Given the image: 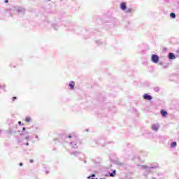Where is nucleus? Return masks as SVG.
Here are the masks:
<instances>
[{"label":"nucleus","mask_w":179,"mask_h":179,"mask_svg":"<svg viewBox=\"0 0 179 179\" xmlns=\"http://www.w3.org/2000/svg\"><path fill=\"white\" fill-rule=\"evenodd\" d=\"M143 97L144 100H152V96H150L148 94H144Z\"/></svg>","instance_id":"nucleus-5"},{"label":"nucleus","mask_w":179,"mask_h":179,"mask_svg":"<svg viewBox=\"0 0 179 179\" xmlns=\"http://www.w3.org/2000/svg\"><path fill=\"white\" fill-rule=\"evenodd\" d=\"M18 124H22V122H19Z\"/></svg>","instance_id":"nucleus-25"},{"label":"nucleus","mask_w":179,"mask_h":179,"mask_svg":"<svg viewBox=\"0 0 179 179\" xmlns=\"http://www.w3.org/2000/svg\"><path fill=\"white\" fill-rule=\"evenodd\" d=\"M30 163H33V159H31V160H30Z\"/></svg>","instance_id":"nucleus-22"},{"label":"nucleus","mask_w":179,"mask_h":179,"mask_svg":"<svg viewBox=\"0 0 179 179\" xmlns=\"http://www.w3.org/2000/svg\"><path fill=\"white\" fill-rule=\"evenodd\" d=\"M5 3H8V2H9V1H8V0H5Z\"/></svg>","instance_id":"nucleus-18"},{"label":"nucleus","mask_w":179,"mask_h":179,"mask_svg":"<svg viewBox=\"0 0 179 179\" xmlns=\"http://www.w3.org/2000/svg\"><path fill=\"white\" fill-rule=\"evenodd\" d=\"M95 176H96V175L92 174L91 176H89L88 178H90L91 177H95Z\"/></svg>","instance_id":"nucleus-16"},{"label":"nucleus","mask_w":179,"mask_h":179,"mask_svg":"<svg viewBox=\"0 0 179 179\" xmlns=\"http://www.w3.org/2000/svg\"><path fill=\"white\" fill-rule=\"evenodd\" d=\"M176 52L179 53V50H178L176 51Z\"/></svg>","instance_id":"nucleus-23"},{"label":"nucleus","mask_w":179,"mask_h":179,"mask_svg":"<svg viewBox=\"0 0 179 179\" xmlns=\"http://www.w3.org/2000/svg\"><path fill=\"white\" fill-rule=\"evenodd\" d=\"M16 99H17L16 96L13 97L12 98L13 101H15L16 100Z\"/></svg>","instance_id":"nucleus-15"},{"label":"nucleus","mask_w":179,"mask_h":179,"mask_svg":"<svg viewBox=\"0 0 179 179\" xmlns=\"http://www.w3.org/2000/svg\"><path fill=\"white\" fill-rule=\"evenodd\" d=\"M170 17L171 19H176V14L174 13H170Z\"/></svg>","instance_id":"nucleus-10"},{"label":"nucleus","mask_w":179,"mask_h":179,"mask_svg":"<svg viewBox=\"0 0 179 179\" xmlns=\"http://www.w3.org/2000/svg\"><path fill=\"white\" fill-rule=\"evenodd\" d=\"M159 124H158V125H157V129H159Z\"/></svg>","instance_id":"nucleus-24"},{"label":"nucleus","mask_w":179,"mask_h":179,"mask_svg":"<svg viewBox=\"0 0 179 179\" xmlns=\"http://www.w3.org/2000/svg\"><path fill=\"white\" fill-rule=\"evenodd\" d=\"M152 129H153V131H157V127H156V125H152Z\"/></svg>","instance_id":"nucleus-13"},{"label":"nucleus","mask_w":179,"mask_h":179,"mask_svg":"<svg viewBox=\"0 0 179 179\" xmlns=\"http://www.w3.org/2000/svg\"><path fill=\"white\" fill-rule=\"evenodd\" d=\"M120 8L122 9V10H125V9H127V3L122 2L120 4Z\"/></svg>","instance_id":"nucleus-4"},{"label":"nucleus","mask_w":179,"mask_h":179,"mask_svg":"<svg viewBox=\"0 0 179 179\" xmlns=\"http://www.w3.org/2000/svg\"><path fill=\"white\" fill-rule=\"evenodd\" d=\"M27 146H29V143H27Z\"/></svg>","instance_id":"nucleus-26"},{"label":"nucleus","mask_w":179,"mask_h":179,"mask_svg":"<svg viewBox=\"0 0 179 179\" xmlns=\"http://www.w3.org/2000/svg\"><path fill=\"white\" fill-rule=\"evenodd\" d=\"M20 166H23V163H20Z\"/></svg>","instance_id":"nucleus-19"},{"label":"nucleus","mask_w":179,"mask_h":179,"mask_svg":"<svg viewBox=\"0 0 179 179\" xmlns=\"http://www.w3.org/2000/svg\"><path fill=\"white\" fill-rule=\"evenodd\" d=\"M127 13L131 12V8L128 9V10H127Z\"/></svg>","instance_id":"nucleus-17"},{"label":"nucleus","mask_w":179,"mask_h":179,"mask_svg":"<svg viewBox=\"0 0 179 179\" xmlns=\"http://www.w3.org/2000/svg\"><path fill=\"white\" fill-rule=\"evenodd\" d=\"M25 121H26V122H31V117H26Z\"/></svg>","instance_id":"nucleus-12"},{"label":"nucleus","mask_w":179,"mask_h":179,"mask_svg":"<svg viewBox=\"0 0 179 179\" xmlns=\"http://www.w3.org/2000/svg\"><path fill=\"white\" fill-rule=\"evenodd\" d=\"M160 114H161L162 118H166V117H167V115H169V113H167V110H166L164 109H162L160 110Z\"/></svg>","instance_id":"nucleus-2"},{"label":"nucleus","mask_w":179,"mask_h":179,"mask_svg":"<svg viewBox=\"0 0 179 179\" xmlns=\"http://www.w3.org/2000/svg\"><path fill=\"white\" fill-rule=\"evenodd\" d=\"M22 131H26V128L24 127V128L22 129Z\"/></svg>","instance_id":"nucleus-20"},{"label":"nucleus","mask_w":179,"mask_h":179,"mask_svg":"<svg viewBox=\"0 0 179 179\" xmlns=\"http://www.w3.org/2000/svg\"><path fill=\"white\" fill-rule=\"evenodd\" d=\"M159 56H157V63L159 64V65H162L163 69H167V68H169V64L163 65V63L159 62Z\"/></svg>","instance_id":"nucleus-3"},{"label":"nucleus","mask_w":179,"mask_h":179,"mask_svg":"<svg viewBox=\"0 0 179 179\" xmlns=\"http://www.w3.org/2000/svg\"><path fill=\"white\" fill-rule=\"evenodd\" d=\"M152 62L157 64V55H153L152 57Z\"/></svg>","instance_id":"nucleus-6"},{"label":"nucleus","mask_w":179,"mask_h":179,"mask_svg":"<svg viewBox=\"0 0 179 179\" xmlns=\"http://www.w3.org/2000/svg\"><path fill=\"white\" fill-rule=\"evenodd\" d=\"M68 138H72V136H69Z\"/></svg>","instance_id":"nucleus-21"},{"label":"nucleus","mask_w":179,"mask_h":179,"mask_svg":"<svg viewBox=\"0 0 179 179\" xmlns=\"http://www.w3.org/2000/svg\"><path fill=\"white\" fill-rule=\"evenodd\" d=\"M69 87H71V90H73L74 87H75V82L71 81V82L69 83Z\"/></svg>","instance_id":"nucleus-7"},{"label":"nucleus","mask_w":179,"mask_h":179,"mask_svg":"<svg viewBox=\"0 0 179 179\" xmlns=\"http://www.w3.org/2000/svg\"><path fill=\"white\" fill-rule=\"evenodd\" d=\"M115 176V171H113L112 173H110V177H114Z\"/></svg>","instance_id":"nucleus-14"},{"label":"nucleus","mask_w":179,"mask_h":179,"mask_svg":"<svg viewBox=\"0 0 179 179\" xmlns=\"http://www.w3.org/2000/svg\"><path fill=\"white\" fill-rule=\"evenodd\" d=\"M176 146H177V142L173 141V142L171 143V148H176Z\"/></svg>","instance_id":"nucleus-8"},{"label":"nucleus","mask_w":179,"mask_h":179,"mask_svg":"<svg viewBox=\"0 0 179 179\" xmlns=\"http://www.w3.org/2000/svg\"><path fill=\"white\" fill-rule=\"evenodd\" d=\"M92 179H94V178H92Z\"/></svg>","instance_id":"nucleus-28"},{"label":"nucleus","mask_w":179,"mask_h":179,"mask_svg":"<svg viewBox=\"0 0 179 179\" xmlns=\"http://www.w3.org/2000/svg\"><path fill=\"white\" fill-rule=\"evenodd\" d=\"M162 52H169V49L167 48H166V47H164L163 48H162Z\"/></svg>","instance_id":"nucleus-11"},{"label":"nucleus","mask_w":179,"mask_h":179,"mask_svg":"<svg viewBox=\"0 0 179 179\" xmlns=\"http://www.w3.org/2000/svg\"><path fill=\"white\" fill-rule=\"evenodd\" d=\"M163 104H164V101L158 100V106H163Z\"/></svg>","instance_id":"nucleus-9"},{"label":"nucleus","mask_w":179,"mask_h":179,"mask_svg":"<svg viewBox=\"0 0 179 179\" xmlns=\"http://www.w3.org/2000/svg\"><path fill=\"white\" fill-rule=\"evenodd\" d=\"M167 58L168 59H169L170 61H173V59H176V58H177V55H176L173 52H169L167 55Z\"/></svg>","instance_id":"nucleus-1"},{"label":"nucleus","mask_w":179,"mask_h":179,"mask_svg":"<svg viewBox=\"0 0 179 179\" xmlns=\"http://www.w3.org/2000/svg\"><path fill=\"white\" fill-rule=\"evenodd\" d=\"M157 92H159V87L157 88Z\"/></svg>","instance_id":"nucleus-27"}]
</instances>
